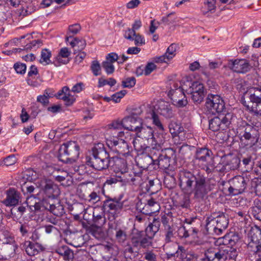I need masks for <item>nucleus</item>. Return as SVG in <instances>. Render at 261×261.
Masks as SVG:
<instances>
[{
    "mask_svg": "<svg viewBox=\"0 0 261 261\" xmlns=\"http://www.w3.org/2000/svg\"><path fill=\"white\" fill-rule=\"evenodd\" d=\"M176 206L182 208L188 209L191 206L190 197L189 195L185 194L179 197L176 201Z\"/></svg>",
    "mask_w": 261,
    "mask_h": 261,
    "instance_id": "obj_46",
    "label": "nucleus"
},
{
    "mask_svg": "<svg viewBox=\"0 0 261 261\" xmlns=\"http://www.w3.org/2000/svg\"><path fill=\"white\" fill-rule=\"evenodd\" d=\"M226 67L232 71L239 73H246L252 67L249 62L244 59L228 60Z\"/></svg>",
    "mask_w": 261,
    "mask_h": 261,
    "instance_id": "obj_15",
    "label": "nucleus"
},
{
    "mask_svg": "<svg viewBox=\"0 0 261 261\" xmlns=\"http://www.w3.org/2000/svg\"><path fill=\"white\" fill-rule=\"evenodd\" d=\"M176 254L182 261H193L196 258V255L194 252L187 251L184 247L180 245L178 246L177 250L175 253L171 254L170 255L175 256Z\"/></svg>",
    "mask_w": 261,
    "mask_h": 261,
    "instance_id": "obj_30",
    "label": "nucleus"
},
{
    "mask_svg": "<svg viewBox=\"0 0 261 261\" xmlns=\"http://www.w3.org/2000/svg\"><path fill=\"white\" fill-rule=\"evenodd\" d=\"M70 55V51H69L67 47L62 48L60 49L58 55L56 57V60L55 61L58 63V65H57L56 63H55V65L56 66H59L61 64H67L69 62L68 57Z\"/></svg>",
    "mask_w": 261,
    "mask_h": 261,
    "instance_id": "obj_33",
    "label": "nucleus"
},
{
    "mask_svg": "<svg viewBox=\"0 0 261 261\" xmlns=\"http://www.w3.org/2000/svg\"><path fill=\"white\" fill-rule=\"evenodd\" d=\"M242 101L243 105L246 107L248 110L251 111L256 115L261 116V101H259L258 102H255L252 105L247 103L246 101H245L244 99H242Z\"/></svg>",
    "mask_w": 261,
    "mask_h": 261,
    "instance_id": "obj_45",
    "label": "nucleus"
},
{
    "mask_svg": "<svg viewBox=\"0 0 261 261\" xmlns=\"http://www.w3.org/2000/svg\"><path fill=\"white\" fill-rule=\"evenodd\" d=\"M51 57V51L46 48L43 49L41 53V57L39 60V63L47 65L51 63L50 58Z\"/></svg>",
    "mask_w": 261,
    "mask_h": 261,
    "instance_id": "obj_47",
    "label": "nucleus"
},
{
    "mask_svg": "<svg viewBox=\"0 0 261 261\" xmlns=\"http://www.w3.org/2000/svg\"><path fill=\"white\" fill-rule=\"evenodd\" d=\"M245 95L250 101L247 103L253 104L261 101V87H253L249 88L245 92Z\"/></svg>",
    "mask_w": 261,
    "mask_h": 261,
    "instance_id": "obj_29",
    "label": "nucleus"
},
{
    "mask_svg": "<svg viewBox=\"0 0 261 261\" xmlns=\"http://www.w3.org/2000/svg\"><path fill=\"white\" fill-rule=\"evenodd\" d=\"M81 30V27L79 23H75L69 25L68 27V35H69V36L66 37V41L69 42V39L72 38V36L70 34H71L72 35H75L77 34Z\"/></svg>",
    "mask_w": 261,
    "mask_h": 261,
    "instance_id": "obj_53",
    "label": "nucleus"
},
{
    "mask_svg": "<svg viewBox=\"0 0 261 261\" xmlns=\"http://www.w3.org/2000/svg\"><path fill=\"white\" fill-rule=\"evenodd\" d=\"M169 129L170 133L173 136H177L184 130V128L180 124L175 121H171L169 124Z\"/></svg>",
    "mask_w": 261,
    "mask_h": 261,
    "instance_id": "obj_48",
    "label": "nucleus"
},
{
    "mask_svg": "<svg viewBox=\"0 0 261 261\" xmlns=\"http://www.w3.org/2000/svg\"><path fill=\"white\" fill-rule=\"evenodd\" d=\"M188 91L189 93L205 92L203 84L198 82H195L192 83Z\"/></svg>",
    "mask_w": 261,
    "mask_h": 261,
    "instance_id": "obj_51",
    "label": "nucleus"
},
{
    "mask_svg": "<svg viewBox=\"0 0 261 261\" xmlns=\"http://www.w3.org/2000/svg\"><path fill=\"white\" fill-rule=\"evenodd\" d=\"M151 119L153 124L156 126L160 130H164V126L160 120L159 117L154 111H152L151 113Z\"/></svg>",
    "mask_w": 261,
    "mask_h": 261,
    "instance_id": "obj_62",
    "label": "nucleus"
},
{
    "mask_svg": "<svg viewBox=\"0 0 261 261\" xmlns=\"http://www.w3.org/2000/svg\"><path fill=\"white\" fill-rule=\"evenodd\" d=\"M93 222L97 226H102L106 222V219L104 215L101 214H96L95 212H93Z\"/></svg>",
    "mask_w": 261,
    "mask_h": 261,
    "instance_id": "obj_58",
    "label": "nucleus"
},
{
    "mask_svg": "<svg viewBox=\"0 0 261 261\" xmlns=\"http://www.w3.org/2000/svg\"><path fill=\"white\" fill-rule=\"evenodd\" d=\"M56 252L62 256L65 260H71L74 256L72 250L67 246H62L58 248Z\"/></svg>",
    "mask_w": 261,
    "mask_h": 261,
    "instance_id": "obj_36",
    "label": "nucleus"
},
{
    "mask_svg": "<svg viewBox=\"0 0 261 261\" xmlns=\"http://www.w3.org/2000/svg\"><path fill=\"white\" fill-rule=\"evenodd\" d=\"M142 25L140 20H137L133 24L132 28H128L124 33V37L129 41H134L136 46H141L145 44V41L144 37L139 33H136Z\"/></svg>",
    "mask_w": 261,
    "mask_h": 261,
    "instance_id": "obj_11",
    "label": "nucleus"
},
{
    "mask_svg": "<svg viewBox=\"0 0 261 261\" xmlns=\"http://www.w3.org/2000/svg\"><path fill=\"white\" fill-rule=\"evenodd\" d=\"M228 223L227 214L220 211L215 212L207 218L206 229L209 234L218 236L227 228Z\"/></svg>",
    "mask_w": 261,
    "mask_h": 261,
    "instance_id": "obj_3",
    "label": "nucleus"
},
{
    "mask_svg": "<svg viewBox=\"0 0 261 261\" xmlns=\"http://www.w3.org/2000/svg\"><path fill=\"white\" fill-rule=\"evenodd\" d=\"M136 207L137 210L146 215H150L159 212L160 208L159 203L153 198L148 200L147 203L144 206L141 201H138Z\"/></svg>",
    "mask_w": 261,
    "mask_h": 261,
    "instance_id": "obj_17",
    "label": "nucleus"
},
{
    "mask_svg": "<svg viewBox=\"0 0 261 261\" xmlns=\"http://www.w3.org/2000/svg\"><path fill=\"white\" fill-rule=\"evenodd\" d=\"M135 133L137 137L143 139L146 142H150L151 143V141H153L154 129L150 126L142 124Z\"/></svg>",
    "mask_w": 261,
    "mask_h": 261,
    "instance_id": "obj_25",
    "label": "nucleus"
},
{
    "mask_svg": "<svg viewBox=\"0 0 261 261\" xmlns=\"http://www.w3.org/2000/svg\"><path fill=\"white\" fill-rule=\"evenodd\" d=\"M137 164L141 168L147 169L149 165L153 164V162L149 155L143 154L138 158Z\"/></svg>",
    "mask_w": 261,
    "mask_h": 261,
    "instance_id": "obj_43",
    "label": "nucleus"
},
{
    "mask_svg": "<svg viewBox=\"0 0 261 261\" xmlns=\"http://www.w3.org/2000/svg\"><path fill=\"white\" fill-rule=\"evenodd\" d=\"M132 245L138 250L141 248H145L151 245V241L149 240L144 232L137 231L134 233L131 238Z\"/></svg>",
    "mask_w": 261,
    "mask_h": 261,
    "instance_id": "obj_16",
    "label": "nucleus"
},
{
    "mask_svg": "<svg viewBox=\"0 0 261 261\" xmlns=\"http://www.w3.org/2000/svg\"><path fill=\"white\" fill-rule=\"evenodd\" d=\"M154 158L155 163L153 165H158L159 168L165 170L166 172L169 170L170 166V158L167 156L166 151L165 153L161 154V156H160L159 159L156 158Z\"/></svg>",
    "mask_w": 261,
    "mask_h": 261,
    "instance_id": "obj_34",
    "label": "nucleus"
},
{
    "mask_svg": "<svg viewBox=\"0 0 261 261\" xmlns=\"http://www.w3.org/2000/svg\"><path fill=\"white\" fill-rule=\"evenodd\" d=\"M39 198H42V203L44 200L46 202L50 199L58 198L60 190L58 186L49 179H44L41 181L40 184Z\"/></svg>",
    "mask_w": 261,
    "mask_h": 261,
    "instance_id": "obj_6",
    "label": "nucleus"
},
{
    "mask_svg": "<svg viewBox=\"0 0 261 261\" xmlns=\"http://www.w3.org/2000/svg\"><path fill=\"white\" fill-rule=\"evenodd\" d=\"M193 162L207 173L214 168V161L212 157V152L206 148H199L196 149Z\"/></svg>",
    "mask_w": 261,
    "mask_h": 261,
    "instance_id": "obj_5",
    "label": "nucleus"
},
{
    "mask_svg": "<svg viewBox=\"0 0 261 261\" xmlns=\"http://www.w3.org/2000/svg\"><path fill=\"white\" fill-rule=\"evenodd\" d=\"M183 89H177L174 91L172 88L168 92V96H170L172 103L178 108H181L186 106L188 103L186 96L183 91Z\"/></svg>",
    "mask_w": 261,
    "mask_h": 261,
    "instance_id": "obj_18",
    "label": "nucleus"
},
{
    "mask_svg": "<svg viewBox=\"0 0 261 261\" xmlns=\"http://www.w3.org/2000/svg\"><path fill=\"white\" fill-rule=\"evenodd\" d=\"M33 227L31 226L29 223H21L19 227V231L22 237L28 238L29 237Z\"/></svg>",
    "mask_w": 261,
    "mask_h": 261,
    "instance_id": "obj_52",
    "label": "nucleus"
},
{
    "mask_svg": "<svg viewBox=\"0 0 261 261\" xmlns=\"http://www.w3.org/2000/svg\"><path fill=\"white\" fill-rule=\"evenodd\" d=\"M232 114L227 113L225 115H220L209 121V128L214 132L220 129L225 130L228 127L232 118Z\"/></svg>",
    "mask_w": 261,
    "mask_h": 261,
    "instance_id": "obj_10",
    "label": "nucleus"
},
{
    "mask_svg": "<svg viewBox=\"0 0 261 261\" xmlns=\"http://www.w3.org/2000/svg\"><path fill=\"white\" fill-rule=\"evenodd\" d=\"M107 144L112 151L119 155L125 156L130 153V147L123 139L113 138L107 140Z\"/></svg>",
    "mask_w": 261,
    "mask_h": 261,
    "instance_id": "obj_9",
    "label": "nucleus"
},
{
    "mask_svg": "<svg viewBox=\"0 0 261 261\" xmlns=\"http://www.w3.org/2000/svg\"><path fill=\"white\" fill-rule=\"evenodd\" d=\"M191 95V98L195 103H201L205 96V92L190 93Z\"/></svg>",
    "mask_w": 261,
    "mask_h": 261,
    "instance_id": "obj_61",
    "label": "nucleus"
},
{
    "mask_svg": "<svg viewBox=\"0 0 261 261\" xmlns=\"http://www.w3.org/2000/svg\"><path fill=\"white\" fill-rule=\"evenodd\" d=\"M136 84V79L135 77H127L122 81V86L124 88H130Z\"/></svg>",
    "mask_w": 261,
    "mask_h": 261,
    "instance_id": "obj_60",
    "label": "nucleus"
},
{
    "mask_svg": "<svg viewBox=\"0 0 261 261\" xmlns=\"http://www.w3.org/2000/svg\"><path fill=\"white\" fill-rule=\"evenodd\" d=\"M160 227V221L159 218H154L152 223H150L146 227L144 232L146 237L151 240L154 237L156 233L159 231Z\"/></svg>",
    "mask_w": 261,
    "mask_h": 261,
    "instance_id": "obj_31",
    "label": "nucleus"
},
{
    "mask_svg": "<svg viewBox=\"0 0 261 261\" xmlns=\"http://www.w3.org/2000/svg\"><path fill=\"white\" fill-rule=\"evenodd\" d=\"M26 204V206L29 207L32 212L37 213L43 211L42 198H37L34 195H31L27 198Z\"/></svg>",
    "mask_w": 261,
    "mask_h": 261,
    "instance_id": "obj_27",
    "label": "nucleus"
},
{
    "mask_svg": "<svg viewBox=\"0 0 261 261\" xmlns=\"http://www.w3.org/2000/svg\"><path fill=\"white\" fill-rule=\"evenodd\" d=\"M142 173L135 174L133 172L132 174H127L126 176H123V180L124 182H130L136 186H140L142 184Z\"/></svg>",
    "mask_w": 261,
    "mask_h": 261,
    "instance_id": "obj_37",
    "label": "nucleus"
},
{
    "mask_svg": "<svg viewBox=\"0 0 261 261\" xmlns=\"http://www.w3.org/2000/svg\"><path fill=\"white\" fill-rule=\"evenodd\" d=\"M89 232L96 239L101 240L105 237V233L102 230L101 226L92 225L89 227Z\"/></svg>",
    "mask_w": 261,
    "mask_h": 261,
    "instance_id": "obj_42",
    "label": "nucleus"
},
{
    "mask_svg": "<svg viewBox=\"0 0 261 261\" xmlns=\"http://www.w3.org/2000/svg\"><path fill=\"white\" fill-rule=\"evenodd\" d=\"M20 199V194L15 189H10L7 192V197L3 201V203L6 206H12L18 204Z\"/></svg>",
    "mask_w": 261,
    "mask_h": 261,
    "instance_id": "obj_26",
    "label": "nucleus"
},
{
    "mask_svg": "<svg viewBox=\"0 0 261 261\" xmlns=\"http://www.w3.org/2000/svg\"><path fill=\"white\" fill-rule=\"evenodd\" d=\"M223 250L224 252L226 260L228 258L234 259L238 255L237 249L232 247L226 246L224 248H223Z\"/></svg>",
    "mask_w": 261,
    "mask_h": 261,
    "instance_id": "obj_49",
    "label": "nucleus"
},
{
    "mask_svg": "<svg viewBox=\"0 0 261 261\" xmlns=\"http://www.w3.org/2000/svg\"><path fill=\"white\" fill-rule=\"evenodd\" d=\"M123 179L121 177L117 178L116 177H109L103 185V188H108L109 186L116 184L119 181H122Z\"/></svg>",
    "mask_w": 261,
    "mask_h": 261,
    "instance_id": "obj_63",
    "label": "nucleus"
},
{
    "mask_svg": "<svg viewBox=\"0 0 261 261\" xmlns=\"http://www.w3.org/2000/svg\"><path fill=\"white\" fill-rule=\"evenodd\" d=\"M177 45L175 44H171L167 48L165 53V56L167 57V60H170L175 56Z\"/></svg>",
    "mask_w": 261,
    "mask_h": 261,
    "instance_id": "obj_57",
    "label": "nucleus"
},
{
    "mask_svg": "<svg viewBox=\"0 0 261 261\" xmlns=\"http://www.w3.org/2000/svg\"><path fill=\"white\" fill-rule=\"evenodd\" d=\"M107 127L109 129H121L123 128V119H117L112 121L107 125Z\"/></svg>",
    "mask_w": 261,
    "mask_h": 261,
    "instance_id": "obj_56",
    "label": "nucleus"
},
{
    "mask_svg": "<svg viewBox=\"0 0 261 261\" xmlns=\"http://www.w3.org/2000/svg\"><path fill=\"white\" fill-rule=\"evenodd\" d=\"M86 163L97 171L106 170L110 167V155L102 144H98L92 148L91 155L86 158Z\"/></svg>",
    "mask_w": 261,
    "mask_h": 261,
    "instance_id": "obj_2",
    "label": "nucleus"
},
{
    "mask_svg": "<svg viewBox=\"0 0 261 261\" xmlns=\"http://www.w3.org/2000/svg\"><path fill=\"white\" fill-rule=\"evenodd\" d=\"M142 119L139 117L128 116L123 119V128L136 132L142 125Z\"/></svg>",
    "mask_w": 261,
    "mask_h": 261,
    "instance_id": "obj_22",
    "label": "nucleus"
},
{
    "mask_svg": "<svg viewBox=\"0 0 261 261\" xmlns=\"http://www.w3.org/2000/svg\"><path fill=\"white\" fill-rule=\"evenodd\" d=\"M248 237L249 242L247 245L250 251H257L261 247V228L257 226L252 227L249 230Z\"/></svg>",
    "mask_w": 261,
    "mask_h": 261,
    "instance_id": "obj_12",
    "label": "nucleus"
},
{
    "mask_svg": "<svg viewBox=\"0 0 261 261\" xmlns=\"http://www.w3.org/2000/svg\"><path fill=\"white\" fill-rule=\"evenodd\" d=\"M175 14L174 12H172L168 14L167 16L163 17L161 21H157L156 24L160 25V24H164V25H169L170 24L173 23L175 22V17H173Z\"/></svg>",
    "mask_w": 261,
    "mask_h": 261,
    "instance_id": "obj_54",
    "label": "nucleus"
},
{
    "mask_svg": "<svg viewBox=\"0 0 261 261\" xmlns=\"http://www.w3.org/2000/svg\"><path fill=\"white\" fill-rule=\"evenodd\" d=\"M169 136L166 134H159L153 136L152 141L151 142V146L161 148L162 146L164 145L168 141Z\"/></svg>",
    "mask_w": 261,
    "mask_h": 261,
    "instance_id": "obj_38",
    "label": "nucleus"
},
{
    "mask_svg": "<svg viewBox=\"0 0 261 261\" xmlns=\"http://www.w3.org/2000/svg\"><path fill=\"white\" fill-rule=\"evenodd\" d=\"M205 106L213 114L221 113L225 108L223 100L218 95L208 94Z\"/></svg>",
    "mask_w": 261,
    "mask_h": 261,
    "instance_id": "obj_13",
    "label": "nucleus"
},
{
    "mask_svg": "<svg viewBox=\"0 0 261 261\" xmlns=\"http://www.w3.org/2000/svg\"><path fill=\"white\" fill-rule=\"evenodd\" d=\"M23 247L27 254L29 256H35L44 249L40 244L34 243L30 241H25L23 244Z\"/></svg>",
    "mask_w": 261,
    "mask_h": 261,
    "instance_id": "obj_28",
    "label": "nucleus"
},
{
    "mask_svg": "<svg viewBox=\"0 0 261 261\" xmlns=\"http://www.w3.org/2000/svg\"><path fill=\"white\" fill-rule=\"evenodd\" d=\"M110 167H112L115 172L122 173L124 177L127 175V164L123 159L117 156L110 158Z\"/></svg>",
    "mask_w": 261,
    "mask_h": 261,
    "instance_id": "obj_24",
    "label": "nucleus"
},
{
    "mask_svg": "<svg viewBox=\"0 0 261 261\" xmlns=\"http://www.w3.org/2000/svg\"><path fill=\"white\" fill-rule=\"evenodd\" d=\"M66 240L68 244L75 247H81L84 244L83 236L77 233H71Z\"/></svg>",
    "mask_w": 261,
    "mask_h": 261,
    "instance_id": "obj_32",
    "label": "nucleus"
},
{
    "mask_svg": "<svg viewBox=\"0 0 261 261\" xmlns=\"http://www.w3.org/2000/svg\"><path fill=\"white\" fill-rule=\"evenodd\" d=\"M123 203L117 198L106 200L103 204V209L114 216L119 213L123 208Z\"/></svg>",
    "mask_w": 261,
    "mask_h": 261,
    "instance_id": "obj_19",
    "label": "nucleus"
},
{
    "mask_svg": "<svg viewBox=\"0 0 261 261\" xmlns=\"http://www.w3.org/2000/svg\"><path fill=\"white\" fill-rule=\"evenodd\" d=\"M209 254L208 256L211 261H225L226 257L223 248L220 249H215L211 248L208 249Z\"/></svg>",
    "mask_w": 261,
    "mask_h": 261,
    "instance_id": "obj_35",
    "label": "nucleus"
},
{
    "mask_svg": "<svg viewBox=\"0 0 261 261\" xmlns=\"http://www.w3.org/2000/svg\"><path fill=\"white\" fill-rule=\"evenodd\" d=\"M240 135L241 136V140L250 141V146L255 145L258 140L259 134L257 129L253 126L249 124L246 122H243L239 128Z\"/></svg>",
    "mask_w": 261,
    "mask_h": 261,
    "instance_id": "obj_7",
    "label": "nucleus"
},
{
    "mask_svg": "<svg viewBox=\"0 0 261 261\" xmlns=\"http://www.w3.org/2000/svg\"><path fill=\"white\" fill-rule=\"evenodd\" d=\"M26 206L21 205L18 207L12 208L10 211L9 218H12L14 220L19 219L26 212Z\"/></svg>",
    "mask_w": 261,
    "mask_h": 261,
    "instance_id": "obj_40",
    "label": "nucleus"
},
{
    "mask_svg": "<svg viewBox=\"0 0 261 261\" xmlns=\"http://www.w3.org/2000/svg\"><path fill=\"white\" fill-rule=\"evenodd\" d=\"M116 83V81L113 78H110L108 80L105 79L103 77H100L98 80V87L99 88L102 87L106 85H109L111 87L113 86Z\"/></svg>",
    "mask_w": 261,
    "mask_h": 261,
    "instance_id": "obj_59",
    "label": "nucleus"
},
{
    "mask_svg": "<svg viewBox=\"0 0 261 261\" xmlns=\"http://www.w3.org/2000/svg\"><path fill=\"white\" fill-rule=\"evenodd\" d=\"M221 160L226 169L234 170L237 169L240 164L241 160L236 155L232 154H228L223 155Z\"/></svg>",
    "mask_w": 261,
    "mask_h": 261,
    "instance_id": "obj_23",
    "label": "nucleus"
},
{
    "mask_svg": "<svg viewBox=\"0 0 261 261\" xmlns=\"http://www.w3.org/2000/svg\"><path fill=\"white\" fill-rule=\"evenodd\" d=\"M14 68L17 73L23 74L25 73L27 66L25 64L17 62L14 65Z\"/></svg>",
    "mask_w": 261,
    "mask_h": 261,
    "instance_id": "obj_64",
    "label": "nucleus"
},
{
    "mask_svg": "<svg viewBox=\"0 0 261 261\" xmlns=\"http://www.w3.org/2000/svg\"><path fill=\"white\" fill-rule=\"evenodd\" d=\"M251 214L256 220L261 221V202L257 201L254 206L251 207Z\"/></svg>",
    "mask_w": 261,
    "mask_h": 261,
    "instance_id": "obj_50",
    "label": "nucleus"
},
{
    "mask_svg": "<svg viewBox=\"0 0 261 261\" xmlns=\"http://www.w3.org/2000/svg\"><path fill=\"white\" fill-rule=\"evenodd\" d=\"M109 229L110 231H112L113 229L115 231V240L117 243L121 245L126 244L128 235L125 228L118 227L117 224L109 223Z\"/></svg>",
    "mask_w": 261,
    "mask_h": 261,
    "instance_id": "obj_21",
    "label": "nucleus"
},
{
    "mask_svg": "<svg viewBox=\"0 0 261 261\" xmlns=\"http://www.w3.org/2000/svg\"><path fill=\"white\" fill-rule=\"evenodd\" d=\"M1 236V243L2 244H12L15 243L14 236L7 230H2Z\"/></svg>",
    "mask_w": 261,
    "mask_h": 261,
    "instance_id": "obj_44",
    "label": "nucleus"
},
{
    "mask_svg": "<svg viewBox=\"0 0 261 261\" xmlns=\"http://www.w3.org/2000/svg\"><path fill=\"white\" fill-rule=\"evenodd\" d=\"M156 112L166 118H171L175 115L173 106L164 100L158 101L156 105Z\"/></svg>",
    "mask_w": 261,
    "mask_h": 261,
    "instance_id": "obj_20",
    "label": "nucleus"
},
{
    "mask_svg": "<svg viewBox=\"0 0 261 261\" xmlns=\"http://www.w3.org/2000/svg\"><path fill=\"white\" fill-rule=\"evenodd\" d=\"M43 207V211L47 210L57 217H61L65 213L64 205L58 198L50 199L47 202L44 200Z\"/></svg>",
    "mask_w": 261,
    "mask_h": 261,
    "instance_id": "obj_14",
    "label": "nucleus"
},
{
    "mask_svg": "<svg viewBox=\"0 0 261 261\" xmlns=\"http://www.w3.org/2000/svg\"><path fill=\"white\" fill-rule=\"evenodd\" d=\"M134 148L137 151L143 152L146 150L149 145L151 146L150 142H146L143 139L136 136L133 142Z\"/></svg>",
    "mask_w": 261,
    "mask_h": 261,
    "instance_id": "obj_39",
    "label": "nucleus"
},
{
    "mask_svg": "<svg viewBox=\"0 0 261 261\" xmlns=\"http://www.w3.org/2000/svg\"><path fill=\"white\" fill-rule=\"evenodd\" d=\"M179 185L182 190L193 191L194 198L202 200L212 191L216 181L212 178H206L199 172L196 174L187 170H181L179 173Z\"/></svg>",
    "mask_w": 261,
    "mask_h": 261,
    "instance_id": "obj_1",
    "label": "nucleus"
},
{
    "mask_svg": "<svg viewBox=\"0 0 261 261\" xmlns=\"http://www.w3.org/2000/svg\"><path fill=\"white\" fill-rule=\"evenodd\" d=\"M161 149V148H159V147H155V146H152L151 150H150V155L149 156L152 159L153 164L155 163L154 158H156L159 159V158L161 156V154L165 153L167 151V150L165 151H163V150H160Z\"/></svg>",
    "mask_w": 261,
    "mask_h": 261,
    "instance_id": "obj_55",
    "label": "nucleus"
},
{
    "mask_svg": "<svg viewBox=\"0 0 261 261\" xmlns=\"http://www.w3.org/2000/svg\"><path fill=\"white\" fill-rule=\"evenodd\" d=\"M249 180L242 176H236L229 180L228 191L229 194L237 195L242 193L246 189Z\"/></svg>",
    "mask_w": 261,
    "mask_h": 261,
    "instance_id": "obj_8",
    "label": "nucleus"
},
{
    "mask_svg": "<svg viewBox=\"0 0 261 261\" xmlns=\"http://www.w3.org/2000/svg\"><path fill=\"white\" fill-rule=\"evenodd\" d=\"M80 147L75 141H69L63 144L59 149V160L64 163H73L79 158Z\"/></svg>",
    "mask_w": 261,
    "mask_h": 261,
    "instance_id": "obj_4",
    "label": "nucleus"
},
{
    "mask_svg": "<svg viewBox=\"0 0 261 261\" xmlns=\"http://www.w3.org/2000/svg\"><path fill=\"white\" fill-rule=\"evenodd\" d=\"M70 45L74 48V54L84 49L86 46V42L84 39L74 38L72 40L69 42Z\"/></svg>",
    "mask_w": 261,
    "mask_h": 261,
    "instance_id": "obj_41",
    "label": "nucleus"
}]
</instances>
